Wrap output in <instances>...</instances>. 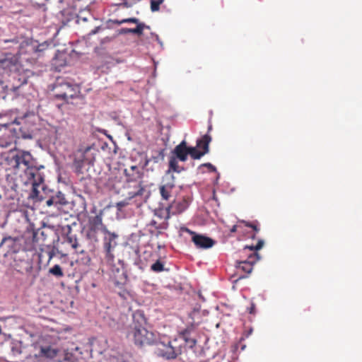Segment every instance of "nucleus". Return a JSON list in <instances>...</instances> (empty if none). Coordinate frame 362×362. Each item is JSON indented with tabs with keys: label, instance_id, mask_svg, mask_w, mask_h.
I'll return each mask as SVG.
<instances>
[{
	"label": "nucleus",
	"instance_id": "1",
	"mask_svg": "<svg viewBox=\"0 0 362 362\" xmlns=\"http://www.w3.org/2000/svg\"><path fill=\"white\" fill-rule=\"evenodd\" d=\"M264 242L263 240L259 239L256 245H246L244 247V251L249 250L251 253L248 255L247 259L245 260L238 261L236 262L237 272L244 273L240 274L238 279H243L247 276L253 269V265L260 259L258 250L262 248Z\"/></svg>",
	"mask_w": 362,
	"mask_h": 362
},
{
	"label": "nucleus",
	"instance_id": "33",
	"mask_svg": "<svg viewBox=\"0 0 362 362\" xmlns=\"http://www.w3.org/2000/svg\"><path fill=\"white\" fill-rule=\"evenodd\" d=\"M202 167H206L209 169V170L210 172H215L216 171V168L215 166H214L212 164H211L210 163H203L202 164L199 168H202Z\"/></svg>",
	"mask_w": 362,
	"mask_h": 362
},
{
	"label": "nucleus",
	"instance_id": "40",
	"mask_svg": "<svg viewBox=\"0 0 362 362\" xmlns=\"http://www.w3.org/2000/svg\"><path fill=\"white\" fill-rule=\"evenodd\" d=\"M120 5L122 6L123 7H124V8H129V7H131V4H129V2L127 1H124V2H122Z\"/></svg>",
	"mask_w": 362,
	"mask_h": 362
},
{
	"label": "nucleus",
	"instance_id": "41",
	"mask_svg": "<svg viewBox=\"0 0 362 362\" xmlns=\"http://www.w3.org/2000/svg\"><path fill=\"white\" fill-rule=\"evenodd\" d=\"M99 28H97L95 30H93L90 32V34H95L96 32H97V30Z\"/></svg>",
	"mask_w": 362,
	"mask_h": 362
},
{
	"label": "nucleus",
	"instance_id": "31",
	"mask_svg": "<svg viewBox=\"0 0 362 362\" xmlns=\"http://www.w3.org/2000/svg\"><path fill=\"white\" fill-rule=\"evenodd\" d=\"M48 45H49L47 43H43V44L38 45L36 47H33L32 48L35 52H43L44 50H45L47 49V47H48Z\"/></svg>",
	"mask_w": 362,
	"mask_h": 362
},
{
	"label": "nucleus",
	"instance_id": "19",
	"mask_svg": "<svg viewBox=\"0 0 362 362\" xmlns=\"http://www.w3.org/2000/svg\"><path fill=\"white\" fill-rule=\"evenodd\" d=\"M184 170L185 168L183 167H181L178 165V159L172 156L169 160L168 169L166 171L165 176H170L169 175L171 172L180 173Z\"/></svg>",
	"mask_w": 362,
	"mask_h": 362
},
{
	"label": "nucleus",
	"instance_id": "37",
	"mask_svg": "<svg viewBox=\"0 0 362 362\" xmlns=\"http://www.w3.org/2000/svg\"><path fill=\"white\" fill-rule=\"evenodd\" d=\"M247 310H248V312L250 314H255V303H252L250 307L248 308Z\"/></svg>",
	"mask_w": 362,
	"mask_h": 362
},
{
	"label": "nucleus",
	"instance_id": "35",
	"mask_svg": "<svg viewBox=\"0 0 362 362\" xmlns=\"http://www.w3.org/2000/svg\"><path fill=\"white\" fill-rule=\"evenodd\" d=\"M18 238H13L11 236H7V237H5L2 239V241L1 243V245H3L4 243H6L7 241H12L13 243H15L16 241H17Z\"/></svg>",
	"mask_w": 362,
	"mask_h": 362
},
{
	"label": "nucleus",
	"instance_id": "12",
	"mask_svg": "<svg viewBox=\"0 0 362 362\" xmlns=\"http://www.w3.org/2000/svg\"><path fill=\"white\" fill-rule=\"evenodd\" d=\"M89 225L90 230L94 232L100 230L105 234L104 228L107 229L106 226L103 223V216L101 212L99 214L90 218Z\"/></svg>",
	"mask_w": 362,
	"mask_h": 362
},
{
	"label": "nucleus",
	"instance_id": "18",
	"mask_svg": "<svg viewBox=\"0 0 362 362\" xmlns=\"http://www.w3.org/2000/svg\"><path fill=\"white\" fill-rule=\"evenodd\" d=\"M193 330V327H190L185 329L180 333L181 337L190 348H193L197 344V340L191 337V333Z\"/></svg>",
	"mask_w": 362,
	"mask_h": 362
},
{
	"label": "nucleus",
	"instance_id": "2",
	"mask_svg": "<svg viewBox=\"0 0 362 362\" xmlns=\"http://www.w3.org/2000/svg\"><path fill=\"white\" fill-rule=\"evenodd\" d=\"M54 95L57 99L62 100L66 103L70 100L76 98L80 95V87L68 80L58 78L54 86Z\"/></svg>",
	"mask_w": 362,
	"mask_h": 362
},
{
	"label": "nucleus",
	"instance_id": "30",
	"mask_svg": "<svg viewBox=\"0 0 362 362\" xmlns=\"http://www.w3.org/2000/svg\"><path fill=\"white\" fill-rule=\"evenodd\" d=\"M23 127H20V131L22 132V137L24 139H31L33 137V130L26 129V131L23 130Z\"/></svg>",
	"mask_w": 362,
	"mask_h": 362
},
{
	"label": "nucleus",
	"instance_id": "26",
	"mask_svg": "<svg viewBox=\"0 0 362 362\" xmlns=\"http://www.w3.org/2000/svg\"><path fill=\"white\" fill-rule=\"evenodd\" d=\"M49 272L57 277H62L64 276L62 269L59 264H55L50 268Z\"/></svg>",
	"mask_w": 362,
	"mask_h": 362
},
{
	"label": "nucleus",
	"instance_id": "32",
	"mask_svg": "<svg viewBox=\"0 0 362 362\" xmlns=\"http://www.w3.org/2000/svg\"><path fill=\"white\" fill-rule=\"evenodd\" d=\"M123 22H124V23H135V24H136V25H138L139 24H144V23L140 22L139 20L136 18H124Z\"/></svg>",
	"mask_w": 362,
	"mask_h": 362
},
{
	"label": "nucleus",
	"instance_id": "22",
	"mask_svg": "<svg viewBox=\"0 0 362 362\" xmlns=\"http://www.w3.org/2000/svg\"><path fill=\"white\" fill-rule=\"evenodd\" d=\"M188 155L191 156L192 159L197 160L200 159L204 155L201 152V150L196 146H187Z\"/></svg>",
	"mask_w": 362,
	"mask_h": 362
},
{
	"label": "nucleus",
	"instance_id": "13",
	"mask_svg": "<svg viewBox=\"0 0 362 362\" xmlns=\"http://www.w3.org/2000/svg\"><path fill=\"white\" fill-rule=\"evenodd\" d=\"M133 322L129 328L145 327L146 318L143 311L136 310L132 315Z\"/></svg>",
	"mask_w": 362,
	"mask_h": 362
},
{
	"label": "nucleus",
	"instance_id": "9",
	"mask_svg": "<svg viewBox=\"0 0 362 362\" xmlns=\"http://www.w3.org/2000/svg\"><path fill=\"white\" fill-rule=\"evenodd\" d=\"M185 230L192 235V240L197 248L209 249L215 244V241L209 237L197 234L195 232L191 231L188 228H185Z\"/></svg>",
	"mask_w": 362,
	"mask_h": 362
},
{
	"label": "nucleus",
	"instance_id": "34",
	"mask_svg": "<svg viewBox=\"0 0 362 362\" xmlns=\"http://www.w3.org/2000/svg\"><path fill=\"white\" fill-rule=\"evenodd\" d=\"M164 157H165L164 149H160L158 152V156L154 158V161L158 162L159 159L163 160L164 159Z\"/></svg>",
	"mask_w": 362,
	"mask_h": 362
},
{
	"label": "nucleus",
	"instance_id": "4",
	"mask_svg": "<svg viewBox=\"0 0 362 362\" xmlns=\"http://www.w3.org/2000/svg\"><path fill=\"white\" fill-rule=\"evenodd\" d=\"M177 342L175 339L173 341L170 340H156L154 344L156 345V353L158 356L163 357L165 359L170 360L175 359L177 356L182 353V350L180 347L174 345Z\"/></svg>",
	"mask_w": 362,
	"mask_h": 362
},
{
	"label": "nucleus",
	"instance_id": "20",
	"mask_svg": "<svg viewBox=\"0 0 362 362\" xmlns=\"http://www.w3.org/2000/svg\"><path fill=\"white\" fill-rule=\"evenodd\" d=\"M145 28L149 29V26L145 25V24H139L136 25L135 28H122L120 30L121 34H129V33H133L138 35H141L143 34L144 30Z\"/></svg>",
	"mask_w": 362,
	"mask_h": 362
},
{
	"label": "nucleus",
	"instance_id": "42",
	"mask_svg": "<svg viewBox=\"0 0 362 362\" xmlns=\"http://www.w3.org/2000/svg\"><path fill=\"white\" fill-rule=\"evenodd\" d=\"M211 128H212V127H211V125H210V126L209 127V128H208L209 131H211Z\"/></svg>",
	"mask_w": 362,
	"mask_h": 362
},
{
	"label": "nucleus",
	"instance_id": "25",
	"mask_svg": "<svg viewBox=\"0 0 362 362\" xmlns=\"http://www.w3.org/2000/svg\"><path fill=\"white\" fill-rule=\"evenodd\" d=\"M66 242L71 246L73 249L76 250L78 249L79 244L75 235L71 233L68 234L66 237Z\"/></svg>",
	"mask_w": 362,
	"mask_h": 362
},
{
	"label": "nucleus",
	"instance_id": "39",
	"mask_svg": "<svg viewBox=\"0 0 362 362\" xmlns=\"http://www.w3.org/2000/svg\"><path fill=\"white\" fill-rule=\"evenodd\" d=\"M112 22H113L114 24L117 25H122V24L124 23L123 19H122V20H113Z\"/></svg>",
	"mask_w": 362,
	"mask_h": 362
},
{
	"label": "nucleus",
	"instance_id": "17",
	"mask_svg": "<svg viewBox=\"0 0 362 362\" xmlns=\"http://www.w3.org/2000/svg\"><path fill=\"white\" fill-rule=\"evenodd\" d=\"M241 224L245 225L247 227L251 228L255 233H258L259 230L258 222H248L244 220H239L238 224L234 225L230 230V233H235L241 228Z\"/></svg>",
	"mask_w": 362,
	"mask_h": 362
},
{
	"label": "nucleus",
	"instance_id": "6",
	"mask_svg": "<svg viewBox=\"0 0 362 362\" xmlns=\"http://www.w3.org/2000/svg\"><path fill=\"white\" fill-rule=\"evenodd\" d=\"M12 161L14 163V168L24 170L25 175L35 168V160L29 151L17 150L12 157Z\"/></svg>",
	"mask_w": 362,
	"mask_h": 362
},
{
	"label": "nucleus",
	"instance_id": "24",
	"mask_svg": "<svg viewBox=\"0 0 362 362\" xmlns=\"http://www.w3.org/2000/svg\"><path fill=\"white\" fill-rule=\"evenodd\" d=\"M137 188L138 189L136 191H133L129 193L130 197L134 198L136 197H142L144 195L146 189L144 186L143 185L142 182H139Z\"/></svg>",
	"mask_w": 362,
	"mask_h": 362
},
{
	"label": "nucleus",
	"instance_id": "29",
	"mask_svg": "<svg viewBox=\"0 0 362 362\" xmlns=\"http://www.w3.org/2000/svg\"><path fill=\"white\" fill-rule=\"evenodd\" d=\"M86 13H80L78 16H77V22L78 23H80V22H86L88 21V18H92L90 13H89L88 12H87V15L88 16H86L85 15Z\"/></svg>",
	"mask_w": 362,
	"mask_h": 362
},
{
	"label": "nucleus",
	"instance_id": "10",
	"mask_svg": "<svg viewBox=\"0 0 362 362\" xmlns=\"http://www.w3.org/2000/svg\"><path fill=\"white\" fill-rule=\"evenodd\" d=\"M17 58L12 53H4L0 56V69L4 72L11 71L16 65Z\"/></svg>",
	"mask_w": 362,
	"mask_h": 362
},
{
	"label": "nucleus",
	"instance_id": "11",
	"mask_svg": "<svg viewBox=\"0 0 362 362\" xmlns=\"http://www.w3.org/2000/svg\"><path fill=\"white\" fill-rule=\"evenodd\" d=\"M173 156L177 158L179 160L185 162L187 160L188 151L187 145L185 140L182 141L177 145L172 151Z\"/></svg>",
	"mask_w": 362,
	"mask_h": 362
},
{
	"label": "nucleus",
	"instance_id": "14",
	"mask_svg": "<svg viewBox=\"0 0 362 362\" xmlns=\"http://www.w3.org/2000/svg\"><path fill=\"white\" fill-rule=\"evenodd\" d=\"M59 350L57 349H54L51 346H40L39 353L35 356L38 357L53 359L57 356Z\"/></svg>",
	"mask_w": 362,
	"mask_h": 362
},
{
	"label": "nucleus",
	"instance_id": "8",
	"mask_svg": "<svg viewBox=\"0 0 362 362\" xmlns=\"http://www.w3.org/2000/svg\"><path fill=\"white\" fill-rule=\"evenodd\" d=\"M175 176L172 174L163 177L162 184L159 187L160 194L163 199L168 200L171 197L172 191L175 187Z\"/></svg>",
	"mask_w": 362,
	"mask_h": 362
},
{
	"label": "nucleus",
	"instance_id": "28",
	"mask_svg": "<svg viewBox=\"0 0 362 362\" xmlns=\"http://www.w3.org/2000/svg\"><path fill=\"white\" fill-rule=\"evenodd\" d=\"M164 0H151V9L153 12L158 11L160 8V5Z\"/></svg>",
	"mask_w": 362,
	"mask_h": 362
},
{
	"label": "nucleus",
	"instance_id": "15",
	"mask_svg": "<svg viewBox=\"0 0 362 362\" xmlns=\"http://www.w3.org/2000/svg\"><path fill=\"white\" fill-rule=\"evenodd\" d=\"M211 141V136L208 134H206L197 141V147L201 150L204 156L209 152V144Z\"/></svg>",
	"mask_w": 362,
	"mask_h": 362
},
{
	"label": "nucleus",
	"instance_id": "36",
	"mask_svg": "<svg viewBox=\"0 0 362 362\" xmlns=\"http://www.w3.org/2000/svg\"><path fill=\"white\" fill-rule=\"evenodd\" d=\"M46 204L47 206H51L53 205L55 206L54 201L52 197H51L46 201Z\"/></svg>",
	"mask_w": 362,
	"mask_h": 362
},
{
	"label": "nucleus",
	"instance_id": "7",
	"mask_svg": "<svg viewBox=\"0 0 362 362\" xmlns=\"http://www.w3.org/2000/svg\"><path fill=\"white\" fill-rule=\"evenodd\" d=\"M25 175L28 177V180L25 182V184L31 185L33 193L35 196H37L39 194L38 187L44 182V177L39 172V169H37L36 167L31 171H28V173Z\"/></svg>",
	"mask_w": 362,
	"mask_h": 362
},
{
	"label": "nucleus",
	"instance_id": "43",
	"mask_svg": "<svg viewBox=\"0 0 362 362\" xmlns=\"http://www.w3.org/2000/svg\"><path fill=\"white\" fill-rule=\"evenodd\" d=\"M251 238H252V239H254V238H255V234H253V235L251 236Z\"/></svg>",
	"mask_w": 362,
	"mask_h": 362
},
{
	"label": "nucleus",
	"instance_id": "21",
	"mask_svg": "<svg viewBox=\"0 0 362 362\" xmlns=\"http://www.w3.org/2000/svg\"><path fill=\"white\" fill-rule=\"evenodd\" d=\"M52 197L54 201L55 206L57 207L62 206L67 204L64 194L61 192H58L56 194Z\"/></svg>",
	"mask_w": 362,
	"mask_h": 362
},
{
	"label": "nucleus",
	"instance_id": "27",
	"mask_svg": "<svg viewBox=\"0 0 362 362\" xmlns=\"http://www.w3.org/2000/svg\"><path fill=\"white\" fill-rule=\"evenodd\" d=\"M151 269L155 272H160L164 270V265L160 260H157L151 265Z\"/></svg>",
	"mask_w": 362,
	"mask_h": 362
},
{
	"label": "nucleus",
	"instance_id": "23",
	"mask_svg": "<svg viewBox=\"0 0 362 362\" xmlns=\"http://www.w3.org/2000/svg\"><path fill=\"white\" fill-rule=\"evenodd\" d=\"M80 253L81 255V257H80L77 259V260H76L77 262L81 264L86 265V266L90 265V262H91V258L89 256V255H88L86 252H85L83 250H81L80 251Z\"/></svg>",
	"mask_w": 362,
	"mask_h": 362
},
{
	"label": "nucleus",
	"instance_id": "38",
	"mask_svg": "<svg viewBox=\"0 0 362 362\" xmlns=\"http://www.w3.org/2000/svg\"><path fill=\"white\" fill-rule=\"evenodd\" d=\"M4 42L5 43L13 42L15 44H18L19 42L18 39L17 37H15V38L11 39V40H4Z\"/></svg>",
	"mask_w": 362,
	"mask_h": 362
},
{
	"label": "nucleus",
	"instance_id": "44",
	"mask_svg": "<svg viewBox=\"0 0 362 362\" xmlns=\"http://www.w3.org/2000/svg\"><path fill=\"white\" fill-rule=\"evenodd\" d=\"M3 83V81L0 80V83Z\"/></svg>",
	"mask_w": 362,
	"mask_h": 362
},
{
	"label": "nucleus",
	"instance_id": "16",
	"mask_svg": "<svg viewBox=\"0 0 362 362\" xmlns=\"http://www.w3.org/2000/svg\"><path fill=\"white\" fill-rule=\"evenodd\" d=\"M124 175L127 182H134L141 177V173L136 165H132L124 170Z\"/></svg>",
	"mask_w": 362,
	"mask_h": 362
},
{
	"label": "nucleus",
	"instance_id": "3",
	"mask_svg": "<svg viewBox=\"0 0 362 362\" xmlns=\"http://www.w3.org/2000/svg\"><path fill=\"white\" fill-rule=\"evenodd\" d=\"M127 337L132 339L134 344L139 346L153 345L156 342V335L146 327L129 328Z\"/></svg>",
	"mask_w": 362,
	"mask_h": 362
},
{
	"label": "nucleus",
	"instance_id": "5",
	"mask_svg": "<svg viewBox=\"0 0 362 362\" xmlns=\"http://www.w3.org/2000/svg\"><path fill=\"white\" fill-rule=\"evenodd\" d=\"M105 236L103 240V250L104 253V260L106 264L112 265L115 262L114 250L117 246L116 239L118 235L114 232H110L108 229H105Z\"/></svg>",
	"mask_w": 362,
	"mask_h": 362
}]
</instances>
